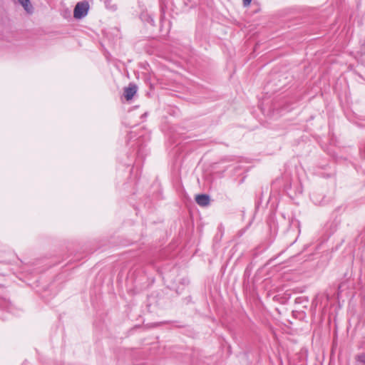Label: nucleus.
Here are the masks:
<instances>
[{
  "mask_svg": "<svg viewBox=\"0 0 365 365\" xmlns=\"http://www.w3.org/2000/svg\"><path fill=\"white\" fill-rule=\"evenodd\" d=\"M243 1V5L245 6H247L250 4L252 0H242Z\"/></svg>",
  "mask_w": 365,
  "mask_h": 365,
  "instance_id": "9",
  "label": "nucleus"
},
{
  "mask_svg": "<svg viewBox=\"0 0 365 365\" xmlns=\"http://www.w3.org/2000/svg\"><path fill=\"white\" fill-rule=\"evenodd\" d=\"M210 197L205 194H200L196 195L195 201L196 202L202 207L207 206L210 204Z\"/></svg>",
  "mask_w": 365,
  "mask_h": 365,
  "instance_id": "4",
  "label": "nucleus"
},
{
  "mask_svg": "<svg viewBox=\"0 0 365 365\" xmlns=\"http://www.w3.org/2000/svg\"><path fill=\"white\" fill-rule=\"evenodd\" d=\"M356 365H365V353L362 352L355 356Z\"/></svg>",
  "mask_w": 365,
  "mask_h": 365,
  "instance_id": "7",
  "label": "nucleus"
},
{
  "mask_svg": "<svg viewBox=\"0 0 365 365\" xmlns=\"http://www.w3.org/2000/svg\"><path fill=\"white\" fill-rule=\"evenodd\" d=\"M9 302L5 299H0V307L2 309H8Z\"/></svg>",
  "mask_w": 365,
  "mask_h": 365,
  "instance_id": "8",
  "label": "nucleus"
},
{
  "mask_svg": "<svg viewBox=\"0 0 365 365\" xmlns=\"http://www.w3.org/2000/svg\"><path fill=\"white\" fill-rule=\"evenodd\" d=\"M17 1L23 6L24 10L28 14H32L34 12V7L31 4L30 0H17Z\"/></svg>",
  "mask_w": 365,
  "mask_h": 365,
  "instance_id": "5",
  "label": "nucleus"
},
{
  "mask_svg": "<svg viewBox=\"0 0 365 365\" xmlns=\"http://www.w3.org/2000/svg\"><path fill=\"white\" fill-rule=\"evenodd\" d=\"M90 4L88 1L83 0L76 4L74 11L73 16L76 19H81L85 17L88 12Z\"/></svg>",
  "mask_w": 365,
  "mask_h": 365,
  "instance_id": "1",
  "label": "nucleus"
},
{
  "mask_svg": "<svg viewBox=\"0 0 365 365\" xmlns=\"http://www.w3.org/2000/svg\"><path fill=\"white\" fill-rule=\"evenodd\" d=\"M140 19L145 24H149L153 26H155L153 16L148 11H142L140 15Z\"/></svg>",
  "mask_w": 365,
  "mask_h": 365,
  "instance_id": "3",
  "label": "nucleus"
},
{
  "mask_svg": "<svg viewBox=\"0 0 365 365\" xmlns=\"http://www.w3.org/2000/svg\"><path fill=\"white\" fill-rule=\"evenodd\" d=\"M105 6V7L110 11H115L117 9V5L113 0H101Z\"/></svg>",
  "mask_w": 365,
  "mask_h": 365,
  "instance_id": "6",
  "label": "nucleus"
},
{
  "mask_svg": "<svg viewBox=\"0 0 365 365\" xmlns=\"http://www.w3.org/2000/svg\"><path fill=\"white\" fill-rule=\"evenodd\" d=\"M140 155H141V154H140V150H138V157H140Z\"/></svg>",
  "mask_w": 365,
  "mask_h": 365,
  "instance_id": "10",
  "label": "nucleus"
},
{
  "mask_svg": "<svg viewBox=\"0 0 365 365\" xmlns=\"http://www.w3.org/2000/svg\"><path fill=\"white\" fill-rule=\"evenodd\" d=\"M138 87L134 83H130L129 86L124 89V96L127 101L131 100L137 93Z\"/></svg>",
  "mask_w": 365,
  "mask_h": 365,
  "instance_id": "2",
  "label": "nucleus"
}]
</instances>
